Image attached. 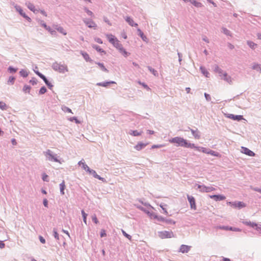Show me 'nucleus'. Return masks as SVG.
I'll return each instance as SVG.
<instances>
[{
    "label": "nucleus",
    "mask_w": 261,
    "mask_h": 261,
    "mask_svg": "<svg viewBox=\"0 0 261 261\" xmlns=\"http://www.w3.org/2000/svg\"><path fill=\"white\" fill-rule=\"evenodd\" d=\"M43 154L46 156L47 160L60 163V161L58 159V156L57 154H54L50 149H47L46 151L43 152Z\"/></svg>",
    "instance_id": "obj_2"
},
{
    "label": "nucleus",
    "mask_w": 261,
    "mask_h": 261,
    "mask_svg": "<svg viewBox=\"0 0 261 261\" xmlns=\"http://www.w3.org/2000/svg\"><path fill=\"white\" fill-rule=\"evenodd\" d=\"M26 5L27 6L28 8L33 12H35V11H36L34 5L31 3L28 2L26 3Z\"/></svg>",
    "instance_id": "obj_23"
},
{
    "label": "nucleus",
    "mask_w": 261,
    "mask_h": 261,
    "mask_svg": "<svg viewBox=\"0 0 261 261\" xmlns=\"http://www.w3.org/2000/svg\"><path fill=\"white\" fill-rule=\"evenodd\" d=\"M135 206H136L137 208H138V209L146 213V212L147 211L146 210H145V208H144L143 207H142V206L141 205H137V204H135Z\"/></svg>",
    "instance_id": "obj_52"
},
{
    "label": "nucleus",
    "mask_w": 261,
    "mask_h": 261,
    "mask_svg": "<svg viewBox=\"0 0 261 261\" xmlns=\"http://www.w3.org/2000/svg\"><path fill=\"white\" fill-rule=\"evenodd\" d=\"M190 2L196 7H202V5L201 3L198 2L195 0H191V1Z\"/></svg>",
    "instance_id": "obj_33"
},
{
    "label": "nucleus",
    "mask_w": 261,
    "mask_h": 261,
    "mask_svg": "<svg viewBox=\"0 0 261 261\" xmlns=\"http://www.w3.org/2000/svg\"><path fill=\"white\" fill-rule=\"evenodd\" d=\"M110 83H114V82H106V83H99L97 84V85L102 87H107Z\"/></svg>",
    "instance_id": "obj_38"
},
{
    "label": "nucleus",
    "mask_w": 261,
    "mask_h": 261,
    "mask_svg": "<svg viewBox=\"0 0 261 261\" xmlns=\"http://www.w3.org/2000/svg\"><path fill=\"white\" fill-rule=\"evenodd\" d=\"M242 152L243 153H244L248 156H255V153L247 147H242Z\"/></svg>",
    "instance_id": "obj_10"
},
{
    "label": "nucleus",
    "mask_w": 261,
    "mask_h": 261,
    "mask_svg": "<svg viewBox=\"0 0 261 261\" xmlns=\"http://www.w3.org/2000/svg\"><path fill=\"white\" fill-rule=\"evenodd\" d=\"M210 197L216 201L223 200L226 198L225 196L222 195H213Z\"/></svg>",
    "instance_id": "obj_14"
},
{
    "label": "nucleus",
    "mask_w": 261,
    "mask_h": 261,
    "mask_svg": "<svg viewBox=\"0 0 261 261\" xmlns=\"http://www.w3.org/2000/svg\"><path fill=\"white\" fill-rule=\"evenodd\" d=\"M232 205L234 207H238L239 208H242L246 206V204L242 201H236L233 203Z\"/></svg>",
    "instance_id": "obj_20"
},
{
    "label": "nucleus",
    "mask_w": 261,
    "mask_h": 261,
    "mask_svg": "<svg viewBox=\"0 0 261 261\" xmlns=\"http://www.w3.org/2000/svg\"><path fill=\"white\" fill-rule=\"evenodd\" d=\"M217 228L225 230H231L234 231H241V229L239 228L230 227L228 226H219Z\"/></svg>",
    "instance_id": "obj_8"
},
{
    "label": "nucleus",
    "mask_w": 261,
    "mask_h": 261,
    "mask_svg": "<svg viewBox=\"0 0 261 261\" xmlns=\"http://www.w3.org/2000/svg\"><path fill=\"white\" fill-rule=\"evenodd\" d=\"M56 30L60 32V33L63 34L64 35H66L67 34L66 31L63 28L61 27H59L56 28Z\"/></svg>",
    "instance_id": "obj_30"
},
{
    "label": "nucleus",
    "mask_w": 261,
    "mask_h": 261,
    "mask_svg": "<svg viewBox=\"0 0 261 261\" xmlns=\"http://www.w3.org/2000/svg\"><path fill=\"white\" fill-rule=\"evenodd\" d=\"M53 235L57 241L58 244L61 246V241L62 240H64V237L63 236H59V233L57 232V230L56 228H54L53 229Z\"/></svg>",
    "instance_id": "obj_7"
},
{
    "label": "nucleus",
    "mask_w": 261,
    "mask_h": 261,
    "mask_svg": "<svg viewBox=\"0 0 261 261\" xmlns=\"http://www.w3.org/2000/svg\"><path fill=\"white\" fill-rule=\"evenodd\" d=\"M195 147L196 146L194 143H189L188 141L186 140V143L185 144V146L184 147L195 149Z\"/></svg>",
    "instance_id": "obj_28"
},
{
    "label": "nucleus",
    "mask_w": 261,
    "mask_h": 261,
    "mask_svg": "<svg viewBox=\"0 0 261 261\" xmlns=\"http://www.w3.org/2000/svg\"><path fill=\"white\" fill-rule=\"evenodd\" d=\"M167 224L170 225H174L176 223V222L171 219L165 218L164 222Z\"/></svg>",
    "instance_id": "obj_26"
},
{
    "label": "nucleus",
    "mask_w": 261,
    "mask_h": 261,
    "mask_svg": "<svg viewBox=\"0 0 261 261\" xmlns=\"http://www.w3.org/2000/svg\"><path fill=\"white\" fill-rule=\"evenodd\" d=\"M54 69L60 72L64 73L68 71V68L66 65H61L58 63H55L53 65Z\"/></svg>",
    "instance_id": "obj_6"
},
{
    "label": "nucleus",
    "mask_w": 261,
    "mask_h": 261,
    "mask_svg": "<svg viewBox=\"0 0 261 261\" xmlns=\"http://www.w3.org/2000/svg\"><path fill=\"white\" fill-rule=\"evenodd\" d=\"M81 214L82 215V217H83V221L84 222V223L87 225V214L85 212V211L82 210L81 211Z\"/></svg>",
    "instance_id": "obj_31"
},
{
    "label": "nucleus",
    "mask_w": 261,
    "mask_h": 261,
    "mask_svg": "<svg viewBox=\"0 0 261 261\" xmlns=\"http://www.w3.org/2000/svg\"><path fill=\"white\" fill-rule=\"evenodd\" d=\"M96 64L100 67L101 69L105 72H108L107 69L105 67L104 65L102 63H96Z\"/></svg>",
    "instance_id": "obj_37"
},
{
    "label": "nucleus",
    "mask_w": 261,
    "mask_h": 261,
    "mask_svg": "<svg viewBox=\"0 0 261 261\" xmlns=\"http://www.w3.org/2000/svg\"><path fill=\"white\" fill-rule=\"evenodd\" d=\"M190 131L195 139H199L200 138V133L197 128L196 129H190Z\"/></svg>",
    "instance_id": "obj_16"
},
{
    "label": "nucleus",
    "mask_w": 261,
    "mask_h": 261,
    "mask_svg": "<svg viewBox=\"0 0 261 261\" xmlns=\"http://www.w3.org/2000/svg\"><path fill=\"white\" fill-rule=\"evenodd\" d=\"M84 22L85 24L90 28H93L96 29L97 28L96 24L92 20H85Z\"/></svg>",
    "instance_id": "obj_11"
},
{
    "label": "nucleus",
    "mask_w": 261,
    "mask_h": 261,
    "mask_svg": "<svg viewBox=\"0 0 261 261\" xmlns=\"http://www.w3.org/2000/svg\"><path fill=\"white\" fill-rule=\"evenodd\" d=\"M83 57H84V58L85 59V60L86 61H89V62H91L92 61V60L91 59V58H90L89 55L86 53V52H82L81 53Z\"/></svg>",
    "instance_id": "obj_25"
},
{
    "label": "nucleus",
    "mask_w": 261,
    "mask_h": 261,
    "mask_svg": "<svg viewBox=\"0 0 261 261\" xmlns=\"http://www.w3.org/2000/svg\"><path fill=\"white\" fill-rule=\"evenodd\" d=\"M255 229L258 230V231H261V224H257V225L255 227Z\"/></svg>",
    "instance_id": "obj_60"
},
{
    "label": "nucleus",
    "mask_w": 261,
    "mask_h": 261,
    "mask_svg": "<svg viewBox=\"0 0 261 261\" xmlns=\"http://www.w3.org/2000/svg\"><path fill=\"white\" fill-rule=\"evenodd\" d=\"M7 106L6 103L3 102H0V108L2 110H6L7 109Z\"/></svg>",
    "instance_id": "obj_43"
},
{
    "label": "nucleus",
    "mask_w": 261,
    "mask_h": 261,
    "mask_svg": "<svg viewBox=\"0 0 261 261\" xmlns=\"http://www.w3.org/2000/svg\"><path fill=\"white\" fill-rule=\"evenodd\" d=\"M82 168L85 170L89 167L85 163H82Z\"/></svg>",
    "instance_id": "obj_64"
},
{
    "label": "nucleus",
    "mask_w": 261,
    "mask_h": 261,
    "mask_svg": "<svg viewBox=\"0 0 261 261\" xmlns=\"http://www.w3.org/2000/svg\"><path fill=\"white\" fill-rule=\"evenodd\" d=\"M92 220L95 224H98L99 223V221H98V219H97L95 214H94L92 216Z\"/></svg>",
    "instance_id": "obj_41"
},
{
    "label": "nucleus",
    "mask_w": 261,
    "mask_h": 261,
    "mask_svg": "<svg viewBox=\"0 0 261 261\" xmlns=\"http://www.w3.org/2000/svg\"><path fill=\"white\" fill-rule=\"evenodd\" d=\"M95 41L96 42H97V43H98L99 44H102V40L100 38H95Z\"/></svg>",
    "instance_id": "obj_59"
},
{
    "label": "nucleus",
    "mask_w": 261,
    "mask_h": 261,
    "mask_svg": "<svg viewBox=\"0 0 261 261\" xmlns=\"http://www.w3.org/2000/svg\"><path fill=\"white\" fill-rule=\"evenodd\" d=\"M204 96L205 97V98L207 100H211V96L209 94L207 93L204 94Z\"/></svg>",
    "instance_id": "obj_62"
},
{
    "label": "nucleus",
    "mask_w": 261,
    "mask_h": 261,
    "mask_svg": "<svg viewBox=\"0 0 261 261\" xmlns=\"http://www.w3.org/2000/svg\"><path fill=\"white\" fill-rule=\"evenodd\" d=\"M85 11L88 15L90 16L91 17L94 16L93 13L92 11L89 10L87 9H85Z\"/></svg>",
    "instance_id": "obj_53"
},
{
    "label": "nucleus",
    "mask_w": 261,
    "mask_h": 261,
    "mask_svg": "<svg viewBox=\"0 0 261 261\" xmlns=\"http://www.w3.org/2000/svg\"><path fill=\"white\" fill-rule=\"evenodd\" d=\"M42 179L44 181H49V180H48V176L45 173H43L42 174Z\"/></svg>",
    "instance_id": "obj_42"
},
{
    "label": "nucleus",
    "mask_w": 261,
    "mask_h": 261,
    "mask_svg": "<svg viewBox=\"0 0 261 261\" xmlns=\"http://www.w3.org/2000/svg\"><path fill=\"white\" fill-rule=\"evenodd\" d=\"M225 116L227 118L238 121H241L242 120H245L243 117V115H225Z\"/></svg>",
    "instance_id": "obj_13"
},
{
    "label": "nucleus",
    "mask_w": 261,
    "mask_h": 261,
    "mask_svg": "<svg viewBox=\"0 0 261 261\" xmlns=\"http://www.w3.org/2000/svg\"><path fill=\"white\" fill-rule=\"evenodd\" d=\"M205 153L211 154L214 156L221 157V154L219 152L211 150L210 148H206Z\"/></svg>",
    "instance_id": "obj_17"
},
{
    "label": "nucleus",
    "mask_w": 261,
    "mask_h": 261,
    "mask_svg": "<svg viewBox=\"0 0 261 261\" xmlns=\"http://www.w3.org/2000/svg\"><path fill=\"white\" fill-rule=\"evenodd\" d=\"M125 20L129 23V24L132 27H137L138 25V24L135 23L134 20L129 17H126Z\"/></svg>",
    "instance_id": "obj_21"
},
{
    "label": "nucleus",
    "mask_w": 261,
    "mask_h": 261,
    "mask_svg": "<svg viewBox=\"0 0 261 261\" xmlns=\"http://www.w3.org/2000/svg\"><path fill=\"white\" fill-rule=\"evenodd\" d=\"M195 187H197V189L201 192H210L215 190V188L212 187H207L204 185H200L196 184Z\"/></svg>",
    "instance_id": "obj_5"
},
{
    "label": "nucleus",
    "mask_w": 261,
    "mask_h": 261,
    "mask_svg": "<svg viewBox=\"0 0 261 261\" xmlns=\"http://www.w3.org/2000/svg\"><path fill=\"white\" fill-rule=\"evenodd\" d=\"M243 223L247 226H249L252 227H255L257 225V223H256L255 222H251V221L243 222Z\"/></svg>",
    "instance_id": "obj_29"
},
{
    "label": "nucleus",
    "mask_w": 261,
    "mask_h": 261,
    "mask_svg": "<svg viewBox=\"0 0 261 261\" xmlns=\"http://www.w3.org/2000/svg\"><path fill=\"white\" fill-rule=\"evenodd\" d=\"M60 193L61 195H64V190L65 188V185L64 180H63L62 182L60 184Z\"/></svg>",
    "instance_id": "obj_22"
},
{
    "label": "nucleus",
    "mask_w": 261,
    "mask_h": 261,
    "mask_svg": "<svg viewBox=\"0 0 261 261\" xmlns=\"http://www.w3.org/2000/svg\"><path fill=\"white\" fill-rule=\"evenodd\" d=\"M23 91L25 92H29L31 87L29 86L25 85L23 87Z\"/></svg>",
    "instance_id": "obj_47"
},
{
    "label": "nucleus",
    "mask_w": 261,
    "mask_h": 261,
    "mask_svg": "<svg viewBox=\"0 0 261 261\" xmlns=\"http://www.w3.org/2000/svg\"><path fill=\"white\" fill-rule=\"evenodd\" d=\"M247 44L252 48H254L256 46V44L251 41H248Z\"/></svg>",
    "instance_id": "obj_40"
},
{
    "label": "nucleus",
    "mask_w": 261,
    "mask_h": 261,
    "mask_svg": "<svg viewBox=\"0 0 261 261\" xmlns=\"http://www.w3.org/2000/svg\"><path fill=\"white\" fill-rule=\"evenodd\" d=\"M223 79L224 80H226L227 82L230 81V77H228L227 75V74L226 73H224L223 74Z\"/></svg>",
    "instance_id": "obj_45"
},
{
    "label": "nucleus",
    "mask_w": 261,
    "mask_h": 261,
    "mask_svg": "<svg viewBox=\"0 0 261 261\" xmlns=\"http://www.w3.org/2000/svg\"><path fill=\"white\" fill-rule=\"evenodd\" d=\"M106 235L107 234L106 233V231L104 229H101L100 231V237H101V238L104 237L106 236Z\"/></svg>",
    "instance_id": "obj_54"
},
{
    "label": "nucleus",
    "mask_w": 261,
    "mask_h": 261,
    "mask_svg": "<svg viewBox=\"0 0 261 261\" xmlns=\"http://www.w3.org/2000/svg\"><path fill=\"white\" fill-rule=\"evenodd\" d=\"M46 30H47L52 35H56V31L53 30L49 27L47 28Z\"/></svg>",
    "instance_id": "obj_48"
},
{
    "label": "nucleus",
    "mask_w": 261,
    "mask_h": 261,
    "mask_svg": "<svg viewBox=\"0 0 261 261\" xmlns=\"http://www.w3.org/2000/svg\"><path fill=\"white\" fill-rule=\"evenodd\" d=\"M191 246L186 245H181L179 248V252L182 253H188L190 249Z\"/></svg>",
    "instance_id": "obj_12"
},
{
    "label": "nucleus",
    "mask_w": 261,
    "mask_h": 261,
    "mask_svg": "<svg viewBox=\"0 0 261 261\" xmlns=\"http://www.w3.org/2000/svg\"><path fill=\"white\" fill-rule=\"evenodd\" d=\"M109 41L116 47L124 57H127L130 54L126 51L120 41L113 35L107 34L106 35Z\"/></svg>",
    "instance_id": "obj_1"
},
{
    "label": "nucleus",
    "mask_w": 261,
    "mask_h": 261,
    "mask_svg": "<svg viewBox=\"0 0 261 261\" xmlns=\"http://www.w3.org/2000/svg\"><path fill=\"white\" fill-rule=\"evenodd\" d=\"M142 132H139L137 130H130V132H129V135L133 136H139L141 135L142 134Z\"/></svg>",
    "instance_id": "obj_24"
},
{
    "label": "nucleus",
    "mask_w": 261,
    "mask_h": 261,
    "mask_svg": "<svg viewBox=\"0 0 261 261\" xmlns=\"http://www.w3.org/2000/svg\"><path fill=\"white\" fill-rule=\"evenodd\" d=\"M15 8L22 16H23V17H25V15H26V14H25V13L23 12L22 9L19 6H15Z\"/></svg>",
    "instance_id": "obj_27"
},
{
    "label": "nucleus",
    "mask_w": 261,
    "mask_h": 261,
    "mask_svg": "<svg viewBox=\"0 0 261 261\" xmlns=\"http://www.w3.org/2000/svg\"><path fill=\"white\" fill-rule=\"evenodd\" d=\"M146 213H147L151 217V218H153L154 219V216H157V215L155 213H154L153 212L150 213L148 211H147L146 212Z\"/></svg>",
    "instance_id": "obj_44"
},
{
    "label": "nucleus",
    "mask_w": 261,
    "mask_h": 261,
    "mask_svg": "<svg viewBox=\"0 0 261 261\" xmlns=\"http://www.w3.org/2000/svg\"><path fill=\"white\" fill-rule=\"evenodd\" d=\"M253 190L254 191H256V192H259L260 193H261V189L259 188H257V187H256V188H254L253 189Z\"/></svg>",
    "instance_id": "obj_63"
},
{
    "label": "nucleus",
    "mask_w": 261,
    "mask_h": 261,
    "mask_svg": "<svg viewBox=\"0 0 261 261\" xmlns=\"http://www.w3.org/2000/svg\"><path fill=\"white\" fill-rule=\"evenodd\" d=\"M68 119L70 121H74L75 123L76 124H79L81 123V121L77 119V117H72L68 118Z\"/></svg>",
    "instance_id": "obj_34"
},
{
    "label": "nucleus",
    "mask_w": 261,
    "mask_h": 261,
    "mask_svg": "<svg viewBox=\"0 0 261 261\" xmlns=\"http://www.w3.org/2000/svg\"><path fill=\"white\" fill-rule=\"evenodd\" d=\"M15 78L12 76H10L8 80V83L13 84L14 82Z\"/></svg>",
    "instance_id": "obj_56"
},
{
    "label": "nucleus",
    "mask_w": 261,
    "mask_h": 261,
    "mask_svg": "<svg viewBox=\"0 0 261 261\" xmlns=\"http://www.w3.org/2000/svg\"><path fill=\"white\" fill-rule=\"evenodd\" d=\"M139 84L141 85L143 87H144L147 90H150V89L148 87V86L147 85H146L145 83H141V82H139Z\"/></svg>",
    "instance_id": "obj_51"
},
{
    "label": "nucleus",
    "mask_w": 261,
    "mask_h": 261,
    "mask_svg": "<svg viewBox=\"0 0 261 261\" xmlns=\"http://www.w3.org/2000/svg\"><path fill=\"white\" fill-rule=\"evenodd\" d=\"M123 234L127 239L129 240H131L132 237L129 234H127L125 231L122 230Z\"/></svg>",
    "instance_id": "obj_46"
},
{
    "label": "nucleus",
    "mask_w": 261,
    "mask_h": 261,
    "mask_svg": "<svg viewBox=\"0 0 261 261\" xmlns=\"http://www.w3.org/2000/svg\"><path fill=\"white\" fill-rule=\"evenodd\" d=\"M148 145V143H144L142 142H139L138 144L135 146L134 148L137 150L140 151L145 147H146Z\"/></svg>",
    "instance_id": "obj_18"
},
{
    "label": "nucleus",
    "mask_w": 261,
    "mask_h": 261,
    "mask_svg": "<svg viewBox=\"0 0 261 261\" xmlns=\"http://www.w3.org/2000/svg\"><path fill=\"white\" fill-rule=\"evenodd\" d=\"M164 146V145L163 144H160V145H153L152 146H151V148L152 149H154V148H161V147H162Z\"/></svg>",
    "instance_id": "obj_50"
},
{
    "label": "nucleus",
    "mask_w": 261,
    "mask_h": 261,
    "mask_svg": "<svg viewBox=\"0 0 261 261\" xmlns=\"http://www.w3.org/2000/svg\"><path fill=\"white\" fill-rule=\"evenodd\" d=\"M36 73L44 81L45 84L49 87H52L53 85L50 83H49L47 79L45 77V76L41 74V73L39 72H36Z\"/></svg>",
    "instance_id": "obj_19"
},
{
    "label": "nucleus",
    "mask_w": 261,
    "mask_h": 261,
    "mask_svg": "<svg viewBox=\"0 0 261 261\" xmlns=\"http://www.w3.org/2000/svg\"><path fill=\"white\" fill-rule=\"evenodd\" d=\"M206 148H207L196 146L195 149H196V150H197L198 151H201V152L205 153V152L206 151Z\"/></svg>",
    "instance_id": "obj_32"
},
{
    "label": "nucleus",
    "mask_w": 261,
    "mask_h": 261,
    "mask_svg": "<svg viewBox=\"0 0 261 261\" xmlns=\"http://www.w3.org/2000/svg\"><path fill=\"white\" fill-rule=\"evenodd\" d=\"M89 174L92 175L95 178L98 179L99 180H101L103 182H106V180L104 178L101 177L99 175H98L96 173V171L95 170H93V169H92L91 170V171L89 173Z\"/></svg>",
    "instance_id": "obj_15"
},
{
    "label": "nucleus",
    "mask_w": 261,
    "mask_h": 261,
    "mask_svg": "<svg viewBox=\"0 0 261 261\" xmlns=\"http://www.w3.org/2000/svg\"><path fill=\"white\" fill-rule=\"evenodd\" d=\"M46 92V89L45 87H42L39 91V93L41 94H44Z\"/></svg>",
    "instance_id": "obj_49"
},
{
    "label": "nucleus",
    "mask_w": 261,
    "mask_h": 261,
    "mask_svg": "<svg viewBox=\"0 0 261 261\" xmlns=\"http://www.w3.org/2000/svg\"><path fill=\"white\" fill-rule=\"evenodd\" d=\"M39 240L41 243L44 244L45 243V240L43 237L39 236Z\"/></svg>",
    "instance_id": "obj_57"
},
{
    "label": "nucleus",
    "mask_w": 261,
    "mask_h": 261,
    "mask_svg": "<svg viewBox=\"0 0 261 261\" xmlns=\"http://www.w3.org/2000/svg\"><path fill=\"white\" fill-rule=\"evenodd\" d=\"M159 236L160 238L164 239L166 238H174V234L173 232L172 231H159Z\"/></svg>",
    "instance_id": "obj_4"
},
{
    "label": "nucleus",
    "mask_w": 261,
    "mask_h": 261,
    "mask_svg": "<svg viewBox=\"0 0 261 261\" xmlns=\"http://www.w3.org/2000/svg\"><path fill=\"white\" fill-rule=\"evenodd\" d=\"M215 71L220 74L222 73V70L218 66L215 68Z\"/></svg>",
    "instance_id": "obj_58"
},
{
    "label": "nucleus",
    "mask_w": 261,
    "mask_h": 261,
    "mask_svg": "<svg viewBox=\"0 0 261 261\" xmlns=\"http://www.w3.org/2000/svg\"><path fill=\"white\" fill-rule=\"evenodd\" d=\"M92 47L93 48L95 49L97 51L100 52V53H103L106 54V52L102 48H101L99 46L96 45H93Z\"/></svg>",
    "instance_id": "obj_35"
},
{
    "label": "nucleus",
    "mask_w": 261,
    "mask_h": 261,
    "mask_svg": "<svg viewBox=\"0 0 261 261\" xmlns=\"http://www.w3.org/2000/svg\"><path fill=\"white\" fill-rule=\"evenodd\" d=\"M200 70L205 76H208V74H209V73L204 67H200Z\"/></svg>",
    "instance_id": "obj_39"
},
{
    "label": "nucleus",
    "mask_w": 261,
    "mask_h": 261,
    "mask_svg": "<svg viewBox=\"0 0 261 261\" xmlns=\"http://www.w3.org/2000/svg\"><path fill=\"white\" fill-rule=\"evenodd\" d=\"M5 244L2 241H0V248L3 249L5 247Z\"/></svg>",
    "instance_id": "obj_61"
},
{
    "label": "nucleus",
    "mask_w": 261,
    "mask_h": 261,
    "mask_svg": "<svg viewBox=\"0 0 261 261\" xmlns=\"http://www.w3.org/2000/svg\"><path fill=\"white\" fill-rule=\"evenodd\" d=\"M169 142L176 144V146L185 147L186 140L180 137H176L169 140Z\"/></svg>",
    "instance_id": "obj_3"
},
{
    "label": "nucleus",
    "mask_w": 261,
    "mask_h": 261,
    "mask_svg": "<svg viewBox=\"0 0 261 261\" xmlns=\"http://www.w3.org/2000/svg\"><path fill=\"white\" fill-rule=\"evenodd\" d=\"M165 218H164L161 216L157 215V216H154V219L157 220L159 222H164Z\"/></svg>",
    "instance_id": "obj_36"
},
{
    "label": "nucleus",
    "mask_w": 261,
    "mask_h": 261,
    "mask_svg": "<svg viewBox=\"0 0 261 261\" xmlns=\"http://www.w3.org/2000/svg\"><path fill=\"white\" fill-rule=\"evenodd\" d=\"M187 198L190 204L191 208L195 210L196 209V205L194 197L192 196L188 195Z\"/></svg>",
    "instance_id": "obj_9"
},
{
    "label": "nucleus",
    "mask_w": 261,
    "mask_h": 261,
    "mask_svg": "<svg viewBox=\"0 0 261 261\" xmlns=\"http://www.w3.org/2000/svg\"><path fill=\"white\" fill-rule=\"evenodd\" d=\"M43 204L45 207H48V200L46 199H44Z\"/></svg>",
    "instance_id": "obj_55"
}]
</instances>
